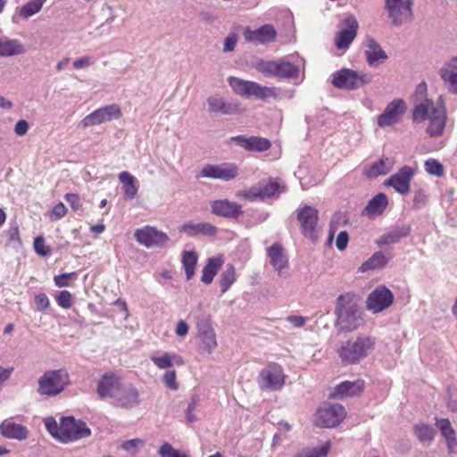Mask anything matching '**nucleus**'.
Wrapping results in <instances>:
<instances>
[{"instance_id": "nucleus-19", "label": "nucleus", "mask_w": 457, "mask_h": 457, "mask_svg": "<svg viewBox=\"0 0 457 457\" xmlns=\"http://www.w3.org/2000/svg\"><path fill=\"white\" fill-rule=\"evenodd\" d=\"M207 104L208 112L211 113L233 115L241 112L238 103L228 101L219 95L209 96L207 98Z\"/></svg>"}, {"instance_id": "nucleus-24", "label": "nucleus", "mask_w": 457, "mask_h": 457, "mask_svg": "<svg viewBox=\"0 0 457 457\" xmlns=\"http://www.w3.org/2000/svg\"><path fill=\"white\" fill-rule=\"evenodd\" d=\"M230 142H234L245 150L263 152L270 147V142L264 137H245L236 136L229 138Z\"/></svg>"}, {"instance_id": "nucleus-33", "label": "nucleus", "mask_w": 457, "mask_h": 457, "mask_svg": "<svg viewBox=\"0 0 457 457\" xmlns=\"http://www.w3.org/2000/svg\"><path fill=\"white\" fill-rule=\"evenodd\" d=\"M387 204L386 195L383 193H379L369 201L362 214L370 218H374L383 213Z\"/></svg>"}, {"instance_id": "nucleus-15", "label": "nucleus", "mask_w": 457, "mask_h": 457, "mask_svg": "<svg viewBox=\"0 0 457 457\" xmlns=\"http://www.w3.org/2000/svg\"><path fill=\"white\" fill-rule=\"evenodd\" d=\"M392 292L386 286H378L367 297L366 308L372 313H378L393 303Z\"/></svg>"}, {"instance_id": "nucleus-30", "label": "nucleus", "mask_w": 457, "mask_h": 457, "mask_svg": "<svg viewBox=\"0 0 457 457\" xmlns=\"http://www.w3.org/2000/svg\"><path fill=\"white\" fill-rule=\"evenodd\" d=\"M364 389V381L357 379L354 381H344L338 384L332 394L334 397L344 398L359 395Z\"/></svg>"}, {"instance_id": "nucleus-51", "label": "nucleus", "mask_w": 457, "mask_h": 457, "mask_svg": "<svg viewBox=\"0 0 457 457\" xmlns=\"http://www.w3.org/2000/svg\"><path fill=\"white\" fill-rule=\"evenodd\" d=\"M55 300L59 306L64 309H69L71 306V294L67 290L59 292Z\"/></svg>"}, {"instance_id": "nucleus-43", "label": "nucleus", "mask_w": 457, "mask_h": 457, "mask_svg": "<svg viewBox=\"0 0 457 457\" xmlns=\"http://www.w3.org/2000/svg\"><path fill=\"white\" fill-rule=\"evenodd\" d=\"M150 360L153 361V363L160 370H165L172 367L173 365V358L171 353H163L162 355H151Z\"/></svg>"}, {"instance_id": "nucleus-16", "label": "nucleus", "mask_w": 457, "mask_h": 457, "mask_svg": "<svg viewBox=\"0 0 457 457\" xmlns=\"http://www.w3.org/2000/svg\"><path fill=\"white\" fill-rule=\"evenodd\" d=\"M134 236L139 244L147 248L163 246L170 240L166 233L150 226L137 229Z\"/></svg>"}, {"instance_id": "nucleus-49", "label": "nucleus", "mask_w": 457, "mask_h": 457, "mask_svg": "<svg viewBox=\"0 0 457 457\" xmlns=\"http://www.w3.org/2000/svg\"><path fill=\"white\" fill-rule=\"evenodd\" d=\"M176 371L174 370L166 371L162 376V382L170 390L176 391L179 388V384L176 380Z\"/></svg>"}, {"instance_id": "nucleus-3", "label": "nucleus", "mask_w": 457, "mask_h": 457, "mask_svg": "<svg viewBox=\"0 0 457 457\" xmlns=\"http://www.w3.org/2000/svg\"><path fill=\"white\" fill-rule=\"evenodd\" d=\"M377 339L368 335H359L343 342L337 349L341 362L345 365L360 363L375 349Z\"/></svg>"}, {"instance_id": "nucleus-64", "label": "nucleus", "mask_w": 457, "mask_h": 457, "mask_svg": "<svg viewBox=\"0 0 457 457\" xmlns=\"http://www.w3.org/2000/svg\"><path fill=\"white\" fill-rule=\"evenodd\" d=\"M29 130V123L25 120H20L14 126V132L18 136H24Z\"/></svg>"}, {"instance_id": "nucleus-20", "label": "nucleus", "mask_w": 457, "mask_h": 457, "mask_svg": "<svg viewBox=\"0 0 457 457\" xmlns=\"http://www.w3.org/2000/svg\"><path fill=\"white\" fill-rule=\"evenodd\" d=\"M266 252L270 265L279 277H284L285 270L288 268V256L282 245L274 243L267 248Z\"/></svg>"}, {"instance_id": "nucleus-8", "label": "nucleus", "mask_w": 457, "mask_h": 457, "mask_svg": "<svg viewBox=\"0 0 457 457\" xmlns=\"http://www.w3.org/2000/svg\"><path fill=\"white\" fill-rule=\"evenodd\" d=\"M372 77L364 72H358L350 69H342L332 75V84L335 87L345 90H353L369 84Z\"/></svg>"}, {"instance_id": "nucleus-18", "label": "nucleus", "mask_w": 457, "mask_h": 457, "mask_svg": "<svg viewBox=\"0 0 457 457\" xmlns=\"http://www.w3.org/2000/svg\"><path fill=\"white\" fill-rule=\"evenodd\" d=\"M121 383L122 380L114 373H105L97 382L96 394L102 400L111 398L113 401Z\"/></svg>"}, {"instance_id": "nucleus-61", "label": "nucleus", "mask_w": 457, "mask_h": 457, "mask_svg": "<svg viewBox=\"0 0 457 457\" xmlns=\"http://www.w3.org/2000/svg\"><path fill=\"white\" fill-rule=\"evenodd\" d=\"M188 331L189 327L187 323L183 320H179L175 328L176 335L179 337H185L188 334Z\"/></svg>"}, {"instance_id": "nucleus-63", "label": "nucleus", "mask_w": 457, "mask_h": 457, "mask_svg": "<svg viewBox=\"0 0 457 457\" xmlns=\"http://www.w3.org/2000/svg\"><path fill=\"white\" fill-rule=\"evenodd\" d=\"M384 185L393 187L396 192H400V172L385 180Z\"/></svg>"}, {"instance_id": "nucleus-36", "label": "nucleus", "mask_w": 457, "mask_h": 457, "mask_svg": "<svg viewBox=\"0 0 457 457\" xmlns=\"http://www.w3.org/2000/svg\"><path fill=\"white\" fill-rule=\"evenodd\" d=\"M224 260L222 256H215L209 258L206 265L202 270V282L211 284L217 274L219 269L222 266Z\"/></svg>"}, {"instance_id": "nucleus-48", "label": "nucleus", "mask_w": 457, "mask_h": 457, "mask_svg": "<svg viewBox=\"0 0 457 457\" xmlns=\"http://www.w3.org/2000/svg\"><path fill=\"white\" fill-rule=\"evenodd\" d=\"M145 445V442L140 438H133L130 440L124 441L121 445V448L131 453L136 454L140 447H143Z\"/></svg>"}, {"instance_id": "nucleus-22", "label": "nucleus", "mask_w": 457, "mask_h": 457, "mask_svg": "<svg viewBox=\"0 0 457 457\" xmlns=\"http://www.w3.org/2000/svg\"><path fill=\"white\" fill-rule=\"evenodd\" d=\"M345 29H341L336 36V46L338 49H347L357 35L358 21L350 15L345 19Z\"/></svg>"}, {"instance_id": "nucleus-38", "label": "nucleus", "mask_w": 457, "mask_h": 457, "mask_svg": "<svg viewBox=\"0 0 457 457\" xmlns=\"http://www.w3.org/2000/svg\"><path fill=\"white\" fill-rule=\"evenodd\" d=\"M23 52V46L18 40H0V56H11L22 54Z\"/></svg>"}, {"instance_id": "nucleus-60", "label": "nucleus", "mask_w": 457, "mask_h": 457, "mask_svg": "<svg viewBox=\"0 0 457 457\" xmlns=\"http://www.w3.org/2000/svg\"><path fill=\"white\" fill-rule=\"evenodd\" d=\"M5 234L9 241H20L19 227L16 222H13L12 224L10 225L9 228L5 231Z\"/></svg>"}, {"instance_id": "nucleus-4", "label": "nucleus", "mask_w": 457, "mask_h": 457, "mask_svg": "<svg viewBox=\"0 0 457 457\" xmlns=\"http://www.w3.org/2000/svg\"><path fill=\"white\" fill-rule=\"evenodd\" d=\"M336 326L340 331H353L360 327L362 321L361 312L358 309L355 295L351 293L340 295L337 299Z\"/></svg>"}, {"instance_id": "nucleus-9", "label": "nucleus", "mask_w": 457, "mask_h": 457, "mask_svg": "<svg viewBox=\"0 0 457 457\" xmlns=\"http://www.w3.org/2000/svg\"><path fill=\"white\" fill-rule=\"evenodd\" d=\"M346 416L345 409L341 404L323 403L316 411L314 423L320 428H335Z\"/></svg>"}, {"instance_id": "nucleus-41", "label": "nucleus", "mask_w": 457, "mask_h": 457, "mask_svg": "<svg viewBox=\"0 0 457 457\" xmlns=\"http://www.w3.org/2000/svg\"><path fill=\"white\" fill-rule=\"evenodd\" d=\"M46 0H31L20 9V16L23 19H29L39 12Z\"/></svg>"}, {"instance_id": "nucleus-29", "label": "nucleus", "mask_w": 457, "mask_h": 457, "mask_svg": "<svg viewBox=\"0 0 457 457\" xmlns=\"http://www.w3.org/2000/svg\"><path fill=\"white\" fill-rule=\"evenodd\" d=\"M436 426L438 428L446 442L448 453L453 454L457 453L456 434L450 420L448 419H436Z\"/></svg>"}, {"instance_id": "nucleus-42", "label": "nucleus", "mask_w": 457, "mask_h": 457, "mask_svg": "<svg viewBox=\"0 0 457 457\" xmlns=\"http://www.w3.org/2000/svg\"><path fill=\"white\" fill-rule=\"evenodd\" d=\"M414 432L422 443L430 444L435 437V429L427 424H419L414 427Z\"/></svg>"}, {"instance_id": "nucleus-37", "label": "nucleus", "mask_w": 457, "mask_h": 457, "mask_svg": "<svg viewBox=\"0 0 457 457\" xmlns=\"http://www.w3.org/2000/svg\"><path fill=\"white\" fill-rule=\"evenodd\" d=\"M119 180L122 184L124 195L133 199L137 193V179L129 171H122L119 174Z\"/></svg>"}, {"instance_id": "nucleus-13", "label": "nucleus", "mask_w": 457, "mask_h": 457, "mask_svg": "<svg viewBox=\"0 0 457 457\" xmlns=\"http://www.w3.org/2000/svg\"><path fill=\"white\" fill-rule=\"evenodd\" d=\"M238 176V167L233 162H222L220 164H206L196 174V179H213L228 181Z\"/></svg>"}, {"instance_id": "nucleus-32", "label": "nucleus", "mask_w": 457, "mask_h": 457, "mask_svg": "<svg viewBox=\"0 0 457 457\" xmlns=\"http://www.w3.org/2000/svg\"><path fill=\"white\" fill-rule=\"evenodd\" d=\"M400 116V99H395L386 107L384 112L378 118L380 128L391 126L398 121Z\"/></svg>"}, {"instance_id": "nucleus-47", "label": "nucleus", "mask_w": 457, "mask_h": 457, "mask_svg": "<svg viewBox=\"0 0 457 457\" xmlns=\"http://www.w3.org/2000/svg\"><path fill=\"white\" fill-rule=\"evenodd\" d=\"M161 457H188L187 454L173 448L169 443H164L159 449Z\"/></svg>"}, {"instance_id": "nucleus-23", "label": "nucleus", "mask_w": 457, "mask_h": 457, "mask_svg": "<svg viewBox=\"0 0 457 457\" xmlns=\"http://www.w3.org/2000/svg\"><path fill=\"white\" fill-rule=\"evenodd\" d=\"M212 214L224 218H235L242 213V206L228 199H220L210 203Z\"/></svg>"}, {"instance_id": "nucleus-45", "label": "nucleus", "mask_w": 457, "mask_h": 457, "mask_svg": "<svg viewBox=\"0 0 457 457\" xmlns=\"http://www.w3.org/2000/svg\"><path fill=\"white\" fill-rule=\"evenodd\" d=\"M425 170L428 174L441 177L444 174V166L436 159H428L425 162Z\"/></svg>"}, {"instance_id": "nucleus-54", "label": "nucleus", "mask_w": 457, "mask_h": 457, "mask_svg": "<svg viewBox=\"0 0 457 457\" xmlns=\"http://www.w3.org/2000/svg\"><path fill=\"white\" fill-rule=\"evenodd\" d=\"M287 321L291 324L295 328H303L308 320V318L301 315H289L287 317Z\"/></svg>"}, {"instance_id": "nucleus-53", "label": "nucleus", "mask_w": 457, "mask_h": 457, "mask_svg": "<svg viewBox=\"0 0 457 457\" xmlns=\"http://www.w3.org/2000/svg\"><path fill=\"white\" fill-rule=\"evenodd\" d=\"M412 1L402 0V22L410 21L412 19Z\"/></svg>"}, {"instance_id": "nucleus-12", "label": "nucleus", "mask_w": 457, "mask_h": 457, "mask_svg": "<svg viewBox=\"0 0 457 457\" xmlns=\"http://www.w3.org/2000/svg\"><path fill=\"white\" fill-rule=\"evenodd\" d=\"M195 320L197 329L196 337L201 343V347L205 353L211 354L216 349L218 344L210 318L205 314H198L195 317Z\"/></svg>"}, {"instance_id": "nucleus-40", "label": "nucleus", "mask_w": 457, "mask_h": 457, "mask_svg": "<svg viewBox=\"0 0 457 457\" xmlns=\"http://www.w3.org/2000/svg\"><path fill=\"white\" fill-rule=\"evenodd\" d=\"M197 254L194 251H186L182 255V264L185 269L187 279L190 280L195 270Z\"/></svg>"}, {"instance_id": "nucleus-7", "label": "nucleus", "mask_w": 457, "mask_h": 457, "mask_svg": "<svg viewBox=\"0 0 457 457\" xmlns=\"http://www.w3.org/2000/svg\"><path fill=\"white\" fill-rule=\"evenodd\" d=\"M303 62V61L299 57L294 62L283 58L274 61H260L256 69L265 76L295 79L298 77L300 66Z\"/></svg>"}, {"instance_id": "nucleus-31", "label": "nucleus", "mask_w": 457, "mask_h": 457, "mask_svg": "<svg viewBox=\"0 0 457 457\" xmlns=\"http://www.w3.org/2000/svg\"><path fill=\"white\" fill-rule=\"evenodd\" d=\"M440 75L448 90L457 94V57L453 58L440 70Z\"/></svg>"}, {"instance_id": "nucleus-58", "label": "nucleus", "mask_w": 457, "mask_h": 457, "mask_svg": "<svg viewBox=\"0 0 457 457\" xmlns=\"http://www.w3.org/2000/svg\"><path fill=\"white\" fill-rule=\"evenodd\" d=\"M349 235L346 231H341L337 237L336 246L339 251H344L348 245Z\"/></svg>"}, {"instance_id": "nucleus-39", "label": "nucleus", "mask_w": 457, "mask_h": 457, "mask_svg": "<svg viewBox=\"0 0 457 457\" xmlns=\"http://www.w3.org/2000/svg\"><path fill=\"white\" fill-rule=\"evenodd\" d=\"M236 281V270L232 264L226 265L220 278V291L226 293Z\"/></svg>"}, {"instance_id": "nucleus-28", "label": "nucleus", "mask_w": 457, "mask_h": 457, "mask_svg": "<svg viewBox=\"0 0 457 457\" xmlns=\"http://www.w3.org/2000/svg\"><path fill=\"white\" fill-rule=\"evenodd\" d=\"M366 47L365 56L370 66L377 67L386 60L385 51L372 37L366 38Z\"/></svg>"}, {"instance_id": "nucleus-2", "label": "nucleus", "mask_w": 457, "mask_h": 457, "mask_svg": "<svg viewBox=\"0 0 457 457\" xmlns=\"http://www.w3.org/2000/svg\"><path fill=\"white\" fill-rule=\"evenodd\" d=\"M411 118L413 121L428 120V134L431 137H438L443 134L445 127V106L441 100L434 102L430 99H426L414 107Z\"/></svg>"}, {"instance_id": "nucleus-35", "label": "nucleus", "mask_w": 457, "mask_h": 457, "mask_svg": "<svg viewBox=\"0 0 457 457\" xmlns=\"http://www.w3.org/2000/svg\"><path fill=\"white\" fill-rule=\"evenodd\" d=\"M389 257L378 251L374 253L367 261L361 263L358 270L361 273L381 270L387 264Z\"/></svg>"}, {"instance_id": "nucleus-11", "label": "nucleus", "mask_w": 457, "mask_h": 457, "mask_svg": "<svg viewBox=\"0 0 457 457\" xmlns=\"http://www.w3.org/2000/svg\"><path fill=\"white\" fill-rule=\"evenodd\" d=\"M285 191L286 186L284 184L280 183L278 179H270L264 186H255L242 191L240 195L251 202L256 200L265 201L266 199L278 197Z\"/></svg>"}, {"instance_id": "nucleus-44", "label": "nucleus", "mask_w": 457, "mask_h": 457, "mask_svg": "<svg viewBox=\"0 0 457 457\" xmlns=\"http://www.w3.org/2000/svg\"><path fill=\"white\" fill-rule=\"evenodd\" d=\"M386 9L392 22L398 25L400 23V0H386Z\"/></svg>"}, {"instance_id": "nucleus-46", "label": "nucleus", "mask_w": 457, "mask_h": 457, "mask_svg": "<svg viewBox=\"0 0 457 457\" xmlns=\"http://www.w3.org/2000/svg\"><path fill=\"white\" fill-rule=\"evenodd\" d=\"M400 240V231L394 230L382 235L376 240L378 246L387 245L397 243Z\"/></svg>"}, {"instance_id": "nucleus-21", "label": "nucleus", "mask_w": 457, "mask_h": 457, "mask_svg": "<svg viewBox=\"0 0 457 457\" xmlns=\"http://www.w3.org/2000/svg\"><path fill=\"white\" fill-rule=\"evenodd\" d=\"M298 220L301 224L303 234L313 239L318 222V210L312 206L304 205L298 212Z\"/></svg>"}, {"instance_id": "nucleus-1", "label": "nucleus", "mask_w": 457, "mask_h": 457, "mask_svg": "<svg viewBox=\"0 0 457 457\" xmlns=\"http://www.w3.org/2000/svg\"><path fill=\"white\" fill-rule=\"evenodd\" d=\"M44 424L48 433L62 444L75 442L91 435L90 428L84 421L71 416L62 417L60 423L53 417H46Z\"/></svg>"}, {"instance_id": "nucleus-25", "label": "nucleus", "mask_w": 457, "mask_h": 457, "mask_svg": "<svg viewBox=\"0 0 457 457\" xmlns=\"http://www.w3.org/2000/svg\"><path fill=\"white\" fill-rule=\"evenodd\" d=\"M277 36L275 29L269 24L263 25L256 29H245L244 31L245 39L248 42H259L266 44L272 42Z\"/></svg>"}, {"instance_id": "nucleus-55", "label": "nucleus", "mask_w": 457, "mask_h": 457, "mask_svg": "<svg viewBox=\"0 0 457 457\" xmlns=\"http://www.w3.org/2000/svg\"><path fill=\"white\" fill-rule=\"evenodd\" d=\"M95 62L93 57L85 55L73 62V67L76 70H81L91 66Z\"/></svg>"}, {"instance_id": "nucleus-52", "label": "nucleus", "mask_w": 457, "mask_h": 457, "mask_svg": "<svg viewBox=\"0 0 457 457\" xmlns=\"http://www.w3.org/2000/svg\"><path fill=\"white\" fill-rule=\"evenodd\" d=\"M34 249L36 253L41 256H46L50 253V249L46 245L45 238L40 236L34 239Z\"/></svg>"}, {"instance_id": "nucleus-17", "label": "nucleus", "mask_w": 457, "mask_h": 457, "mask_svg": "<svg viewBox=\"0 0 457 457\" xmlns=\"http://www.w3.org/2000/svg\"><path fill=\"white\" fill-rule=\"evenodd\" d=\"M140 403L139 392L132 383L122 382L112 403L120 408L132 409Z\"/></svg>"}, {"instance_id": "nucleus-27", "label": "nucleus", "mask_w": 457, "mask_h": 457, "mask_svg": "<svg viewBox=\"0 0 457 457\" xmlns=\"http://www.w3.org/2000/svg\"><path fill=\"white\" fill-rule=\"evenodd\" d=\"M179 231L188 237L215 236L218 228L209 222H186L179 228Z\"/></svg>"}, {"instance_id": "nucleus-56", "label": "nucleus", "mask_w": 457, "mask_h": 457, "mask_svg": "<svg viewBox=\"0 0 457 457\" xmlns=\"http://www.w3.org/2000/svg\"><path fill=\"white\" fill-rule=\"evenodd\" d=\"M35 303L38 311H45L50 305V301L45 293H40L35 296Z\"/></svg>"}, {"instance_id": "nucleus-10", "label": "nucleus", "mask_w": 457, "mask_h": 457, "mask_svg": "<svg viewBox=\"0 0 457 457\" xmlns=\"http://www.w3.org/2000/svg\"><path fill=\"white\" fill-rule=\"evenodd\" d=\"M285 379L286 375L282 367L277 363H270L261 370L257 382L262 390L278 391L285 385Z\"/></svg>"}, {"instance_id": "nucleus-59", "label": "nucleus", "mask_w": 457, "mask_h": 457, "mask_svg": "<svg viewBox=\"0 0 457 457\" xmlns=\"http://www.w3.org/2000/svg\"><path fill=\"white\" fill-rule=\"evenodd\" d=\"M64 199L70 204L71 207L74 211H78L81 207V200L77 194L67 193L64 195Z\"/></svg>"}, {"instance_id": "nucleus-26", "label": "nucleus", "mask_w": 457, "mask_h": 457, "mask_svg": "<svg viewBox=\"0 0 457 457\" xmlns=\"http://www.w3.org/2000/svg\"><path fill=\"white\" fill-rule=\"evenodd\" d=\"M0 433L6 438L19 441L25 440L29 436L28 428L21 424L15 423L12 419H6L1 423Z\"/></svg>"}, {"instance_id": "nucleus-34", "label": "nucleus", "mask_w": 457, "mask_h": 457, "mask_svg": "<svg viewBox=\"0 0 457 457\" xmlns=\"http://www.w3.org/2000/svg\"><path fill=\"white\" fill-rule=\"evenodd\" d=\"M393 162L389 158L381 159L371 165H366L363 169V174L368 179H375L380 175H385L391 170Z\"/></svg>"}, {"instance_id": "nucleus-5", "label": "nucleus", "mask_w": 457, "mask_h": 457, "mask_svg": "<svg viewBox=\"0 0 457 457\" xmlns=\"http://www.w3.org/2000/svg\"><path fill=\"white\" fill-rule=\"evenodd\" d=\"M228 83L236 95L250 98L255 97L260 100L278 98L279 89L275 87L262 86L257 82L242 79L237 77H228Z\"/></svg>"}, {"instance_id": "nucleus-57", "label": "nucleus", "mask_w": 457, "mask_h": 457, "mask_svg": "<svg viewBox=\"0 0 457 457\" xmlns=\"http://www.w3.org/2000/svg\"><path fill=\"white\" fill-rule=\"evenodd\" d=\"M427 195L422 189H418L415 191L414 198H413V207L415 209H420L426 204Z\"/></svg>"}, {"instance_id": "nucleus-50", "label": "nucleus", "mask_w": 457, "mask_h": 457, "mask_svg": "<svg viewBox=\"0 0 457 457\" xmlns=\"http://www.w3.org/2000/svg\"><path fill=\"white\" fill-rule=\"evenodd\" d=\"M77 278V273L76 272H71V273H62L57 276H54V284L58 287H64L70 286V281L71 279Z\"/></svg>"}, {"instance_id": "nucleus-14", "label": "nucleus", "mask_w": 457, "mask_h": 457, "mask_svg": "<svg viewBox=\"0 0 457 457\" xmlns=\"http://www.w3.org/2000/svg\"><path fill=\"white\" fill-rule=\"evenodd\" d=\"M121 116V110L120 105L116 104H108L104 107L98 108L87 115L81 120L83 128L99 125L112 120H117Z\"/></svg>"}, {"instance_id": "nucleus-62", "label": "nucleus", "mask_w": 457, "mask_h": 457, "mask_svg": "<svg viewBox=\"0 0 457 457\" xmlns=\"http://www.w3.org/2000/svg\"><path fill=\"white\" fill-rule=\"evenodd\" d=\"M13 372V368H4L0 367V391L2 390L4 383L10 378L12 373Z\"/></svg>"}, {"instance_id": "nucleus-6", "label": "nucleus", "mask_w": 457, "mask_h": 457, "mask_svg": "<svg viewBox=\"0 0 457 457\" xmlns=\"http://www.w3.org/2000/svg\"><path fill=\"white\" fill-rule=\"evenodd\" d=\"M70 384V376L66 370H47L39 377L37 391L42 396L54 397L62 393Z\"/></svg>"}]
</instances>
